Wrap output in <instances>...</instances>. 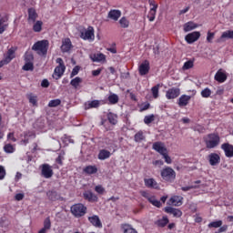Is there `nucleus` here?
Segmentation results:
<instances>
[{
	"mask_svg": "<svg viewBox=\"0 0 233 233\" xmlns=\"http://www.w3.org/2000/svg\"><path fill=\"white\" fill-rule=\"evenodd\" d=\"M204 143L208 148H216V147L219 146L221 138L218 134H208V136L204 137Z\"/></svg>",
	"mask_w": 233,
	"mask_h": 233,
	"instance_id": "1",
	"label": "nucleus"
},
{
	"mask_svg": "<svg viewBox=\"0 0 233 233\" xmlns=\"http://www.w3.org/2000/svg\"><path fill=\"white\" fill-rule=\"evenodd\" d=\"M32 50H35L38 56H46L48 52V40H41L35 43Z\"/></svg>",
	"mask_w": 233,
	"mask_h": 233,
	"instance_id": "2",
	"label": "nucleus"
},
{
	"mask_svg": "<svg viewBox=\"0 0 233 233\" xmlns=\"http://www.w3.org/2000/svg\"><path fill=\"white\" fill-rule=\"evenodd\" d=\"M71 214L75 218H83L86 214V207L83 204H75L71 207Z\"/></svg>",
	"mask_w": 233,
	"mask_h": 233,
	"instance_id": "3",
	"label": "nucleus"
},
{
	"mask_svg": "<svg viewBox=\"0 0 233 233\" xmlns=\"http://www.w3.org/2000/svg\"><path fill=\"white\" fill-rule=\"evenodd\" d=\"M161 177L164 181H167L168 183H172L176 179V171L172 169V167H166L161 171Z\"/></svg>",
	"mask_w": 233,
	"mask_h": 233,
	"instance_id": "4",
	"label": "nucleus"
},
{
	"mask_svg": "<svg viewBox=\"0 0 233 233\" xmlns=\"http://www.w3.org/2000/svg\"><path fill=\"white\" fill-rule=\"evenodd\" d=\"M80 37L81 39H84V41H94V27L88 26L87 29L81 31Z\"/></svg>",
	"mask_w": 233,
	"mask_h": 233,
	"instance_id": "5",
	"label": "nucleus"
},
{
	"mask_svg": "<svg viewBox=\"0 0 233 233\" xmlns=\"http://www.w3.org/2000/svg\"><path fill=\"white\" fill-rule=\"evenodd\" d=\"M41 176L43 177H46V179H50L52 176H54V169H52V167L48 164H43L41 166Z\"/></svg>",
	"mask_w": 233,
	"mask_h": 233,
	"instance_id": "6",
	"label": "nucleus"
},
{
	"mask_svg": "<svg viewBox=\"0 0 233 233\" xmlns=\"http://www.w3.org/2000/svg\"><path fill=\"white\" fill-rule=\"evenodd\" d=\"M199 37H201V33L195 31V32L187 34L186 35L185 39H186L187 43H188V45H192V43H196V41H198V39H199Z\"/></svg>",
	"mask_w": 233,
	"mask_h": 233,
	"instance_id": "7",
	"label": "nucleus"
},
{
	"mask_svg": "<svg viewBox=\"0 0 233 233\" xmlns=\"http://www.w3.org/2000/svg\"><path fill=\"white\" fill-rule=\"evenodd\" d=\"M138 72L140 76H147L150 72V62L148 60H145L139 66Z\"/></svg>",
	"mask_w": 233,
	"mask_h": 233,
	"instance_id": "8",
	"label": "nucleus"
},
{
	"mask_svg": "<svg viewBox=\"0 0 233 233\" xmlns=\"http://www.w3.org/2000/svg\"><path fill=\"white\" fill-rule=\"evenodd\" d=\"M181 94V90L177 87L170 88L166 93L167 99H176V97H179Z\"/></svg>",
	"mask_w": 233,
	"mask_h": 233,
	"instance_id": "9",
	"label": "nucleus"
},
{
	"mask_svg": "<svg viewBox=\"0 0 233 233\" xmlns=\"http://www.w3.org/2000/svg\"><path fill=\"white\" fill-rule=\"evenodd\" d=\"M46 196L49 201H63V197L56 190H49L46 192Z\"/></svg>",
	"mask_w": 233,
	"mask_h": 233,
	"instance_id": "10",
	"label": "nucleus"
},
{
	"mask_svg": "<svg viewBox=\"0 0 233 233\" xmlns=\"http://www.w3.org/2000/svg\"><path fill=\"white\" fill-rule=\"evenodd\" d=\"M208 161L211 167H216V165H219L221 157L218 153H211L208 155Z\"/></svg>",
	"mask_w": 233,
	"mask_h": 233,
	"instance_id": "11",
	"label": "nucleus"
},
{
	"mask_svg": "<svg viewBox=\"0 0 233 233\" xmlns=\"http://www.w3.org/2000/svg\"><path fill=\"white\" fill-rule=\"evenodd\" d=\"M90 59L93 63H101L106 61V56L103 53L91 54Z\"/></svg>",
	"mask_w": 233,
	"mask_h": 233,
	"instance_id": "12",
	"label": "nucleus"
},
{
	"mask_svg": "<svg viewBox=\"0 0 233 233\" xmlns=\"http://www.w3.org/2000/svg\"><path fill=\"white\" fill-rule=\"evenodd\" d=\"M165 212L171 214L174 218H181L183 216V212L180 209L172 207L165 208Z\"/></svg>",
	"mask_w": 233,
	"mask_h": 233,
	"instance_id": "13",
	"label": "nucleus"
},
{
	"mask_svg": "<svg viewBox=\"0 0 233 233\" xmlns=\"http://www.w3.org/2000/svg\"><path fill=\"white\" fill-rule=\"evenodd\" d=\"M72 50V41L70 38H65L62 40L61 51L63 53L70 52Z\"/></svg>",
	"mask_w": 233,
	"mask_h": 233,
	"instance_id": "14",
	"label": "nucleus"
},
{
	"mask_svg": "<svg viewBox=\"0 0 233 233\" xmlns=\"http://www.w3.org/2000/svg\"><path fill=\"white\" fill-rule=\"evenodd\" d=\"M153 150L158 152L161 156L167 152V147H165V144L163 142H155L153 144Z\"/></svg>",
	"mask_w": 233,
	"mask_h": 233,
	"instance_id": "15",
	"label": "nucleus"
},
{
	"mask_svg": "<svg viewBox=\"0 0 233 233\" xmlns=\"http://www.w3.org/2000/svg\"><path fill=\"white\" fill-rule=\"evenodd\" d=\"M88 221L96 227V228H103V223H101V219L97 215L92 216L88 218Z\"/></svg>",
	"mask_w": 233,
	"mask_h": 233,
	"instance_id": "16",
	"label": "nucleus"
},
{
	"mask_svg": "<svg viewBox=\"0 0 233 233\" xmlns=\"http://www.w3.org/2000/svg\"><path fill=\"white\" fill-rule=\"evenodd\" d=\"M150 6H153L150 8V11L147 15V18L150 22L154 21L156 19V12H157V5L153 4L152 1H149Z\"/></svg>",
	"mask_w": 233,
	"mask_h": 233,
	"instance_id": "17",
	"label": "nucleus"
},
{
	"mask_svg": "<svg viewBox=\"0 0 233 233\" xmlns=\"http://www.w3.org/2000/svg\"><path fill=\"white\" fill-rule=\"evenodd\" d=\"M222 150H224L227 157H233V146L228 143L221 145Z\"/></svg>",
	"mask_w": 233,
	"mask_h": 233,
	"instance_id": "18",
	"label": "nucleus"
},
{
	"mask_svg": "<svg viewBox=\"0 0 233 233\" xmlns=\"http://www.w3.org/2000/svg\"><path fill=\"white\" fill-rule=\"evenodd\" d=\"M168 205H173V207H181L183 205V197H172L168 201Z\"/></svg>",
	"mask_w": 233,
	"mask_h": 233,
	"instance_id": "19",
	"label": "nucleus"
},
{
	"mask_svg": "<svg viewBox=\"0 0 233 233\" xmlns=\"http://www.w3.org/2000/svg\"><path fill=\"white\" fill-rule=\"evenodd\" d=\"M190 99H192V96H187V95H182L178 98V102H177L178 106H180V107L187 106V105H188V103H190Z\"/></svg>",
	"mask_w": 233,
	"mask_h": 233,
	"instance_id": "20",
	"label": "nucleus"
},
{
	"mask_svg": "<svg viewBox=\"0 0 233 233\" xmlns=\"http://www.w3.org/2000/svg\"><path fill=\"white\" fill-rule=\"evenodd\" d=\"M215 80L218 83H225L227 81V73L222 69H219L215 75Z\"/></svg>",
	"mask_w": 233,
	"mask_h": 233,
	"instance_id": "21",
	"label": "nucleus"
},
{
	"mask_svg": "<svg viewBox=\"0 0 233 233\" xmlns=\"http://www.w3.org/2000/svg\"><path fill=\"white\" fill-rule=\"evenodd\" d=\"M101 103H103V100H93V101H88L85 105V109L86 110H90V108H99Z\"/></svg>",
	"mask_w": 233,
	"mask_h": 233,
	"instance_id": "22",
	"label": "nucleus"
},
{
	"mask_svg": "<svg viewBox=\"0 0 233 233\" xmlns=\"http://www.w3.org/2000/svg\"><path fill=\"white\" fill-rule=\"evenodd\" d=\"M65 66H58L55 68V72L53 74L54 79H61L63 74H65Z\"/></svg>",
	"mask_w": 233,
	"mask_h": 233,
	"instance_id": "23",
	"label": "nucleus"
},
{
	"mask_svg": "<svg viewBox=\"0 0 233 233\" xmlns=\"http://www.w3.org/2000/svg\"><path fill=\"white\" fill-rule=\"evenodd\" d=\"M107 17L113 21H117L121 17V12L117 9H112L109 11Z\"/></svg>",
	"mask_w": 233,
	"mask_h": 233,
	"instance_id": "24",
	"label": "nucleus"
},
{
	"mask_svg": "<svg viewBox=\"0 0 233 233\" xmlns=\"http://www.w3.org/2000/svg\"><path fill=\"white\" fill-rule=\"evenodd\" d=\"M28 13V23H35V19H37L38 15H37V12L35 11V9H34V7H31L28 9L27 11Z\"/></svg>",
	"mask_w": 233,
	"mask_h": 233,
	"instance_id": "25",
	"label": "nucleus"
},
{
	"mask_svg": "<svg viewBox=\"0 0 233 233\" xmlns=\"http://www.w3.org/2000/svg\"><path fill=\"white\" fill-rule=\"evenodd\" d=\"M84 199H86L90 202H96L97 201V196H96L92 191H86L84 193Z\"/></svg>",
	"mask_w": 233,
	"mask_h": 233,
	"instance_id": "26",
	"label": "nucleus"
},
{
	"mask_svg": "<svg viewBox=\"0 0 233 233\" xmlns=\"http://www.w3.org/2000/svg\"><path fill=\"white\" fill-rule=\"evenodd\" d=\"M144 183L147 188H157V182L154 178H145Z\"/></svg>",
	"mask_w": 233,
	"mask_h": 233,
	"instance_id": "27",
	"label": "nucleus"
},
{
	"mask_svg": "<svg viewBox=\"0 0 233 233\" xmlns=\"http://www.w3.org/2000/svg\"><path fill=\"white\" fill-rule=\"evenodd\" d=\"M110 156H112V153H110V151L106 149H102L98 153V159H100V161H105V159H108Z\"/></svg>",
	"mask_w": 233,
	"mask_h": 233,
	"instance_id": "28",
	"label": "nucleus"
},
{
	"mask_svg": "<svg viewBox=\"0 0 233 233\" xmlns=\"http://www.w3.org/2000/svg\"><path fill=\"white\" fill-rule=\"evenodd\" d=\"M28 137H35V133H34L32 131L25 132L24 139H22V145H28V143H29Z\"/></svg>",
	"mask_w": 233,
	"mask_h": 233,
	"instance_id": "29",
	"label": "nucleus"
},
{
	"mask_svg": "<svg viewBox=\"0 0 233 233\" xmlns=\"http://www.w3.org/2000/svg\"><path fill=\"white\" fill-rule=\"evenodd\" d=\"M198 28V25L192 21H189L184 25V32H190Z\"/></svg>",
	"mask_w": 233,
	"mask_h": 233,
	"instance_id": "30",
	"label": "nucleus"
},
{
	"mask_svg": "<svg viewBox=\"0 0 233 233\" xmlns=\"http://www.w3.org/2000/svg\"><path fill=\"white\" fill-rule=\"evenodd\" d=\"M121 228L124 233H137V231L128 224H122Z\"/></svg>",
	"mask_w": 233,
	"mask_h": 233,
	"instance_id": "31",
	"label": "nucleus"
},
{
	"mask_svg": "<svg viewBox=\"0 0 233 233\" xmlns=\"http://www.w3.org/2000/svg\"><path fill=\"white\" fill-rule=\"evenodd\" d=\"M159 88H161L160 84H157L151 88V92L154 99H157L159 97Z\"/></svg>",
	"mask_w": 233,
	"mask_h": 233,
	"instance_id": "32",
	"label": "nucleus"
},
{
	"mask_svg": "<svg viewBox=\"0 0 233 233\" xmlns=\"http://www.w3.org/2000/svg\"><path fill=\"white\" fill-rule=\"evenodd\" d=\"M4 152H5V154H14V152H15V147L12 144H5L4 146Z\"/></svg>",
	"mask_w": 233,
	"mask_h": 233,
	"instance_id": "33",
	"label": "nucleus"
},
{
	"mask_svg": "<svg viewBox=\"0 0 233 233\" xmlns=\"http://www.w3.org/2000/svg\"><path fill=\"white\" fill-rule=\"evenodd\" d=\"M84 172L89 175L96 174L97 167L96 166H87L84 168Z\"/></svg>",
	"mask_w": 233,
	"mask_h": 233,
	"instance_id": "34",
	"label": "nucleus"
},
{
	"mask_svg": "<svg viewBox=\"0 0 233 233\" xmlns=\"http://www.w3.org/2000/svg\"><path fill=\"white\" fill-rule=\"evenodd\" d=\"M107 119L111 125H117V115L114 113H108Z\"/></svg>",
	"mask_w": 233,
	"mask_h": 233,
	"instance_id": "35",
	"label": "nucleus"
},
{
	"mask_svg": "<svg viewBox=\"0 0 233 233\" xmlns=\"http://www.w3.org/2000/svg\"><path fill=\"white\" fill-rule=\"evenodd\" d=\"M81 83H83V79L79 76H76V78L71 80L70 86H74V88H77V86H79Z\"/></svg>",
	"mask_w": 233,
	"mask_h": 233,
	"instance_id": "36",
	"label": "nucleus"
},
{
	"mask_svg": "<svg viewBox=\"0 0 233 233\" xmlns=\"http://www.w3.org/2000/svg\"><path fill=\"white\" fill-rule=\"evenodd\" d=\"M134 139L136 143H141V141H145V135L143 134V131H138L135 135Z\"/></svg>",
	"mask_w": 233,
	"mask_h": 233,
	"instance_id": "37",
	"label": "nucleus"
},
{
	"mask_svg": "<svg viewBox=\"0 0 233 233\" xmlns=\"http://www.w3.org/2000/svg\"><path fill=\"white\" fill-rule=\"evenodd\" d=\"M15 58V51H14V49H9L7 51V56L5 57L6 63H10V61H12V59Z\"/></svg>",
	"mask_w": 233,
	"mask_h": 233,
	"instance_id": "38",
	"label": "nucleus"
},
{
	"mask_svg": "<svg viewBox=\"0 0 233 233\" xmlns=\"http://www.w3.org/2000/svg\"><path fill=\"white\" fill-rule=\"evenodd\" d=\"M108 101L111 105H116V103H119V96L116 94H111L108 96Z\"/></svg>",
	"mask_w": 233,
	"mask_h": 233,
	"instance_id": "39",
	"label": "nucleus"
},
{
	"mask_svg": "<svg viewBox=\"0 0 233 233\" xmlns=\"http://www.w3.org/2000/svg\"><path fill=\"white\" fill-rule=\"evenodd\" d=\"M34 32H41L43 30V21H36L33 25Z\"/></svg>",
	"mask_w": 233,
	"mask_h": 233,
	"instance_id": "40",
	"label": "nucleus"
},
{
	"mask_svg": "<svg viewBox=\"0 0 233 233\" xmlns=\"http://www.w3.org/2000/svg\"><path fill=\"white\" fill-rule=\"evenodd\" d=\"M222 225H223V221L218 220V221L210 222L208 225V228H219V227H222Z\"/></svg>",
	"mask_w": 233,
	"mask_h": 233,
	"instance_id": "41",
	"label": "nucleus"
},
{
	"mask_svg": "<svg viewBox=\"0 0 233 233\" xmlns=\"http://www.w3.org/2000/svg\"><path fill=\"white\" fill-rule=\"evenodd\" d=\"M220 39H233V31L228 30L222 33Z\"/></svg>",
	"mask_w": 233,
	"mask_h": 233,
	"instance_id": "42",
	"label": "nucleus"
},
{
	"mask_svg": "<svg viewBox=\"0 0 233 233\" xmlns=\"http://www.w3.org/2000/svg\"><path fill=\"white\" fill-rule=\"evenodd\" d=\"M51 228H52V222L50 221V217H47L44 220V228H42L45 230H50Z\"/></svg>",
	"mask_w": 233,
	"mask_h": 233,
	"instance_id": "43",
	"label": "nucleus"
},
{
	"mask_svg": "<svg viewBox=\"0 0 233 233\" xmlns=\"http://www.w3.org/2000/svg\"><path fill=\"white\" fill-rule=\"evenodd\" d=\"M23 70L25 72L34 70V62H25V64L23 66Z\"/></svg>",
	"mask_w": 233,
	"mask_h": 233,
	"instance_id": "44",
	"label": "nucleus"
},
{
	"mask_svg": "<svg viewBox=\"0 0 233 233\" xmlns=\"http://www.w3.org/2000/svg\"><path fill=\"white\" fill-rule=\"evenodd\" d=\"M148 201L151 205H154V207H157V208L161 207V201L156 199L154 197L148 198Z\"/></svg>",
	"mask_w": 233,
	"mask_h": 233,
	"instance_id": "45",
	"label": "nucleus"
},
{
	"mask_svg": "<svg viewBox=\"0 0 233 233\" xmlns=\"http://www.w3.org/2000/svg\"><path fill=\"white\" fill-rule=\"evenodd\" d=\"M119 24L121 25L122 28H128L130 22L127 19V17H122L119 20Z\"/></svg>",
	"mask_w": 233,
	"mask_h": 233,
	"instance_id": "46",
	"label": "nucleus"
},
{
	"mask_svg": "<svg viewBox=\"0 0 233 233\" xmlns=\"http://www.w3.org/2000/svg\"><path fill=\"white\" fill-rule=\"evenodd\" d=\"M7 26L8 25L6 24V20H5V18L0 19V35L6 30Z\"/></svg>",
	"mask_w": 233,
	"mask_h": 233,
	"instance_id": "47",
	"label": "nucleus"
},
{
	"mask_svg": "<svg viewBox=\"0 0 233 233\" xmlns=\"http://www.w3.org/2000/svg\"><path fill=\"white\" fill-rule=\"evenodd\" d=\"M156 225H157V227H167V225H168V218H163L162 219L157 220Z\"/></svg>",
	"mask_w": 233,
	"mask_h": 233,
	"instance_id": "48",
	"label": "nucleus"
},
{
	"mask_svg": "<svg viewBox=\"0 0 233 233\" xmlns=\"http://www.w3.org/2000/svg\"><path fill=\"white\" fill-rule=\"evenodd\" d=\"M202 97L208 98L210 96H212V91L210 88L206 87L204 90L201 91Z\"/></svg>",
	"mask_w": 233,
	"mask_h": 233,
	"instance_id": "49",
	"label": "nucleus"
},
{
	"mask_svg": "<svg viewBox=\"0 0 233 233\" xmlns=\"http://www.w3.org/2000/svg\"><path fill=\"white\" fill-rule=\"evenodd\" d=\"M59 105H61V100L60 99H54V100H51L48 104V106L50 108H54L56 106H59Z\"/></svg>",
	"mask_w": 233,
	"mask_h": 233,
	"instance_id": "50",
	"label": "nucleus"
},
{
	"mask_svg": "<svg viewBox=\"0 0 233 233\" xmlns=\"http://www.w3.org/2000/svg\"><path fill=\"white\" fill-rule=\"evenodd\" d=\"M28 99H29V103H31V105H33L34 106H37V96H36L30 94L28 96Z\"/></svg>",
	"mask_w": 233,
	"mask_h": 233,
	"instance_id": "51",
	"label": "nucleus"
},
{
	"mask_svg": "<svg viewBox=\"0 0 233 233\" xmlns=\"http://www.w3.org/2000/svg\"><path fill=\"white\" fill-rule=\"evenodd\" d=\"M25 63H34V55L32 53H25Z\"/></svg>",
	"mask_w": 233,
	"mask_h": 233,
	"instance_id": "52",
	"label": "nucleus"
},
{
	"mask_svg": "<svg viewBox=\"0 0 233 233\" xmlns=\"http://www.w3.org/2000/svg\"><path fill=\"white\" fill-rule=\"evenodd\" d=\"M194 66V61H187L183 66V70H190Z\"/></svg>",
	"mask_w": 233,
	"mask_h": 233,
	"instance_id": "53",
	"label": "nucleus"
},
{
	"mask_svg": "<svg viewBox=\"0 0 233 233\" xmlns=\"http://www.w3.org/2000/svg\"><path fill=\"white\" fill-rule=\"evenodd\" d=\"M154 119H155L154 115L146 116L145 118H144V123L146 125H150V123H152V121H154Z\"/></svg>",
	"mask_w": 233,
	"mask_h": 233,
	"instance_id": "54",
	"label": "nucleus"
},
{
	"mask_svg": "<svg viewBox=\"0 0 233 233\" xmlns=\"http://www.w3.org/2000/svg\"><path fill=\"white\" fill-rule=\"evenodd\" d=\"M95 190L97 192V194H105V187H103L101 185L96 186Z\"/></svg>",
	"mask_w": 233,
	"mask_h": 233,
	"instance_id": "55",
	"label": "nucleus"
},
{
	"mask_svg": "<svg viewBox=\"0 0 233 233\" xmlns=\"http://www.w3.org/2000/svg\"><path fill=\"white\" fill-rule=\"evenodd\" d=\"M79 66H76L70 75V77H75V76H77V74H79Z\"/></svg>",
	"mask_w": 233,
	"mask_h": 233,
	"instance_id": "56",
	"label": "nucleus"
},
{
	"mask_svg": "<svg viewBox=\"0 0 233 233\" xmlns=\"http://www.w3.org/2000/svg\"><path fill=\"white\" fill-rule=\"evenodd\" d=\"M15 201H23L25 199V194L23 193H18L15 196Z\"/></svg>",
	"mask_w": 233,
	"mask_h": 233,
	"instance_id": "57",
	"label": "nucleus"
},
{
	"mask_svg": "<svg viewBox=\"0 0 233 233\" xmlns=\"http://www.w3.org/2000/svg\"><path fill=\"white\" fill-rule=\"evenodd\" d=\"M5 176H6V171L3 166H0V179H5Z\"/></svg>",
	"mask_w": 233,
	"mask_h": 233,
	"instance_id": "58",
	"label": "nucleus"
},
{
	"mask_svg": "<svg viewBox=\"0 0 233 233\" xmlns=\"http://www.w3.org/2000/svg\"><path fill=\"white\" fill-rule=\"evenodd\" d=\"M162 156H163V157H164L166 163H167V165H170V163H172V158H170V157H168V154H167V152L164 153Z\"/></svg>",
	"mask_w": 233,
	"mask_h": 233,
	"instance_id": "59",
	"label": "nucleus"
},
{
	"mask_svg": "<svg viewBox=\"0 0 233 233\" xmlns=\"http://www.w3.org/2000/svg\"><path fill=\"white\" fill-rule=\"evenodd\" d=\"M195 130L197 132H199V134H205V128L203 127V126H196Z\"/></svg>",
	"mask_w": 233,
	"mask_h": 233,
	"instance_id": "60",
	"label": "nucleus"
},
{
	"mask_svg": "<svg viewBox=\"0 0 233 233\" xmlns=\"http://www.w3.org/2000/svg\"><path fill=\"white\" fill-rule=\"evenodd\" d=\"M41 86H43V88H48V86H50V82H48L47 79H44L41 83Z\"/></svg>",
	"mask_w": 233,
	"mask_h": 233,
	"instance_id": "61",
	"label": "nucleus"
},
{
	"mask_svg": "<svg viewBox=\"0 0 233 233\" xmlns=\"http://www.w3.org/2000/svg\"><path fill=\"white\" fill-rule=\"evenodd\" d=\"M102 71H103V69H101V68H98L96 70H93L92 71V76H94V77H97V76H99Z\"/></svg>",
	"mask_w": 233,
	"mask_h": 233,
	"instance_id": "62",
	"label": "nucleus"
},
{
	"mask_svg": "<svg viewBox=\"0 0 233 233\" xmlns=\"http://www.w3.org/2000/svg\"><path fill=\"white\" fill-rule=\"evenodd\" d=\"M65 159V157L62 156V155H59L56 159V162L58 164V165H63V160Z\"/></svg>",
	"mask_w": 233,
	"mask_h": 233,
	"instance_id": "63",
	"label": "nucleus"
},
{
	"mask_svg": "<svg viewBox=\"0 0 233 233\" xmlns=\"http://www.w3.org/2000/svg\"><path fill=\"white\" fill-rule=\"evenodd\" d=\"M212 39H214V33L208 32V36H207V41H208V43H212Z\"/></svg>",
	"mask_w": 233,
	"mask_h": 233,
	"instance_id": "64",
	"label": "nucleus"
}]
</instances>
